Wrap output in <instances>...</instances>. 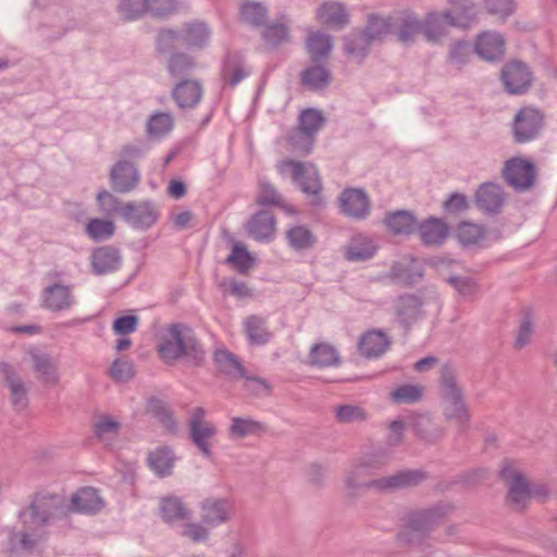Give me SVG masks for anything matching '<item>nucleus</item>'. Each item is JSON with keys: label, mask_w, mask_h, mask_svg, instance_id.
I'll use <instances>...</instances> for the list:
<instances>
[{"label": "nucleus", "mask_w": 557, "mask_h": 557, "mask_svg": "<svg viewBox=\"0 0 557 557\" xmlns=\"http://www.w3.org/2000/svg\"><path fill=\"white\" fill-rule=\"evenodd\" d=\"M157 351L162 361L172 364L183 359L188 366L201 367L206 350L194 329L185 323H173L159 339Z\"/></svg>", "instance_id": "1"}, {"label": "nucleus", "mask_w": 557, "mask_h": 557, "mask_svg": "<svg viewBox=\"0 0 557 557\" xmlns=\"http://www.w3.org/2000/svg\"><path fill=\"white\" fill-rule=\"evenodd\" d=\"M67 513V502L63 495L36 493L28 507L18 512V519L25 529L35 531L63 519Z\"/></svg>", "instance_id": "2"}, {"label": "nucleus", "mask_w": 557, "mask_h": 557, "mask_svg": "<svg viewBox=\"0 0 557 557\" xmlns=\"http://www.w3.org/2000/svg\"><path fill=\"white\" fill-rule=\"evenodd\" d=\"M441 397L444 401L443 414L446 420L458 424V433L470 429L471 414L466 405L463 393L457 384L456 371L450 364H444L440 375Z\"/></svg>", "instance_id": "3"}, {"label": "nucleus", "mask_w": 557, "mask_h": 557, "mask_svg": "<svg viewBox=\"0 0 557 557\" xmlns=\"http://www.w3.org/2000/svg\"><path fill=\"white\" fill-rule=\"evenodd\" d=\"M454 509L448 502H437L434 505L412 510L405 518V529L397 535L398 541L412 544L414 542L413 533L425 535L434 530L445 517Z\"/></svg>", "instance_id": "4"}, {"label": "nucleus", "mask_w": 557, "mask_h": 557, "mask_svg": "<svg viewBox=\"0 0 557 557\" xmlns=\"http://www.w3.org/2000/svg\"><path fill=\"white\" fill-rule=\"evenodd\" d=\"M275 168L282 176L290 171L292 178L299 186L300 190L307 196L312 197L310 200L312 206L317 207L322 203V183L314 165L286 158L280 160Z\"/></svg>", "instance_id": "5"}, {"label": "nucleus", "mask_w": 557, "mask_h": 557, "mask_svg": "<svg viewBox=\"0 0 557 557\" xmlns=\"http://www.w3.org/2000/svg\"><path fill=\"white\" fill-rule=\"evenodd\" d=\"M545 126V114L532 106L522 107L512 122V136L517 144H525L540 137Z\"/></svg>", "instance_id": "6"}, {"label": "nucleus", "mask_w": 557, "mask_h": 557, "mask_svg": "<svg viewBox=\"0 0 557 557\" xmlns=\"http://www.w3.org/2000/svg\"><path fill=\"white\" fill-rule=\"evenodd\" d=\"M424 305V298L416 293H403L393 300L396 322L406 334L425 317Z\"/></svg>", "instance_id": "7"}, {"label": "nucleus", "mask_w": 557, "mask_h": 557, "mask_svg": "<svg viewBox=\"0 0 557 557\" xmlns=\"http://www.w3.org/2000/svg\"><path fill=\"white\" fill-rule=\"evenodd\" d=\"M499 478L508 485L506 500L515 510L524 511L531 498L530 484L522 473L515 470L508 460L499 471Z\"/></svg>", "instance_id": "8"}, {"label": "nucleus", "mask_w": 557, "mask_h": 557, "mask_svg": "<svg viewBox=\"0 0 557 557\" xmlns=\"http://www.w3.org/2000/svg\"><path fill=\"white\" fill-rule=\"evenodd\" d=\"M383 465L384 461L382 458L375 455H367L355 463L345 476V486L348 491V497H357L358 491L362 487L374 488V486L371 485L374 480L366 479L374 474Z\"/></svg>", "instance_id": "9"}, {"label": "nucleus", "mask_w": 557, "mask_h": 557, "mask_svg": "<svg viewBox=\"0 0 557 557\" xmlns=\"http://www.w3.org/2000/svg\"><path fill=\"white\" fill-rule=\"evenodd\" d=\"M503 176L516 191H525L532 188L536 181V168L532 161L515 157L506 161Z\"/></svg>", "instance_id": "10"}, {"label": "nucleus", "mask_w": 557, "mask_h": 557, "mask_svg": "<svg viewBox=\"0 0 557 557\" xmlns=\"http://www.w3.org/2000/svg\"><path fill=\"white\" fill-rule=\"evenodd\" d=\"M500 79L509 95H524L532 86L533 73L527 63L512 60L503 66Z\"/></svg>", "instance_id": "11"}, {"label": "nucleus", "mask_w": 557, "mask_h": 557, "mask_svg": "<svg viewBox=\"0 0 557 557\" xmlns=\"http://www.w3.org/2000/svg\"><path fill=\"white\" fill-rule=\"evenodd\" d=\"M200 518L212 529L228 523L234 512V503L228 497L209 496L199 503Z\"/></svg>", "instance_id": "12"}, {"label": "nucleus", "mask_w": 557, "mask_h": 557, "mask_svg": "<svg viewBox=\"0 0 557 557\" xmlns=\"http://www.w3.org/2000/svg\"><path fill=\"white\" fill-rule=\"evenodd\" d=\"M428 478L429 473L422 469H405L392 475L374 479L371 485L380 492H394L416 487Z\"/></svg>", "instance_id": "13"}, {"label": "nucleus", "mask_w": 557, "mask_h": 557, "mask_svg": "<svg viewBox=\"0 0 557 557\" xmlns=\"http://www.w3.org/2000/svg\"><path fill=\"white\" fill-rule=\"evenodd\" d=\"M109 181L114 193L127 194L137 188L140 173L134 162L117 160L110 169Z\"/></svg>", "instance_id": "14"}, {"label": "nucleus", "mask_w": 557, "mask_h": 557, "mask_svg": "<svg viewBox=\"0 0 557 557\" xmlns=\"http://www.w3.org/2000/svg\"><path fill=\"white\" fill-rule=\"evenodd\" d=\"M341 212L355 220H364L371 210V200L362 188L347 187L339 197Z\"/></svg>", "instance_id": "15"}, {"label": "nucleus", "mask_w": 557, "mask_h": 557, "mask_svg": "<svg viewBox=\"0 0 557 557\" xmlns=\"http://www.w3.org/2000/svg\"><path fill=\"white\" fill-rule=\"evenodd\" d=\"M158 216L154 205L146 200L125 202L122 219L134 228L148 230L157 222Z\"/></svg>", "instance_id": "16"}, {"label": "nucleus", "mask_w": 557, "mask_h": 557, "mask_svg": "<svg viewBox=\"0 0 557 557\" xmlns=\"http://www.w3.org/2000/svg\"><path fill=\"white\" fill-rule=\"evenodd\" d=\"M505 203L503 188L493 182L482 183L474 194V205L486 215H496Z\"/></svg>", "instance_id": "17"}, {"label": "nucleus", "mask_w": 557, "mask_h": 557, "mask_svg": "<svg viewBox=\"0 0 557 557\" xmlns=\"http://www.w3.org/2000/svg\"><path fill=\"white\" fill-rule=\"evenodd\" d=\"M416 232L423 246L441 247L449 237L450 228L443 219L431 215L418 222Z\"/></svg>", "instance_id": "18"}, {"label": "nucleus", "mask_w": 557, "mask_h": 557, "mask_svg": "<svg viewBox=\"0 0 557 557\" xmlns=\"http://www.w3.org/2000/svg\"><path fill=\"white\" fill-rule=\"evenodd\" d=\"M203 88L198 79H181L174 85L171 97L181 110H190L198 106Z\"/></svg>", "instance_id": "19"}, {"label": "nucleus", "mask_w": 557, "mask_h": 557, "mask_svg": "<svg viewBox=\"0 0 557 557\" xmlns=\"http://www.w3.org/2000/svg\"><path fill=\"white\" fill-rule=\"evenodd\" d=\"M391 345L392 341L384 331L372 329L360 336L358 350L366 359H376L385 354Z\"/></svg>", "instance_id": "20"}, {"label": "nucleus", "mask_w": 557, "mask_h": 557, "mask_svg": "<svg viewBox=\"0 0 557 557\" xmlns=\"http://www.w3.org/2000/svg\"><path fill=\"white\" fill-rule=\"evenodd\" d=\"M90 263L92 273L96 275L115 272L122 263L121 251L112 245L95 248L90 256Z\"/></svg>", "instance_id": "21"}, {"label": "nucleus", "mask_w": 557, "mask_h": 557, "mask_svg": "<svg viewBox=\"0 0 557 557\" xmlns=\"http://www.w3.org/2000/svg\"><path fill=\"white\" fill-rule=\"evenodd\" d=\"M393 34L400 42H411L414 36L422 33V21L411 10H403L392 14Z\"/></svg>", "instance_id": "22"}, {"label": "nucleus", "mask_w": 557, "mask_h": 557, "mask_svg": "<svg viewBox=\"0 0 557 557\" xmlns=\"http://www.w3.org/2000/svg\"><path fill=\"white\" fill-rule=\"evenodd\" d=\"M317 18L326 27L342 30L350 23V14L343 2L325 1L315 12Z\"/></svg>", "instance_id": "23"}, {"label": "nucleus", "mask_w": 557, "mask_h": 557, "mask_svg": "<svg viewBox=\"0 0 557 557\" xmlns=\"http://www.w3.org/2000/svg\"><path fill=\"white\" fill-rule=\"evenodd\" d=\"M474 52L485 61H500L505 54V39L499 33L483 32L476 37Z\"/></svg>", "instance_id": "24"}, {"label": "nucleus", "mask_w": 557, "mask_h": 557, "mask_svg": "<svg viewBox=\"0 0 557 557\" xmlns=\"http://www.w3.org/2000/svg\"><path fill=\"white\" fill-rule=\"evenodd\" d=\"M191 510L183 499L175 495L161 497L159 500V516L166 524L174 525L190 520Z\"/></svg>", "instance_id": "25"}, {"label": "nucleus", "mask_w": 557, "mask_h": 557, "mask_svg": "<svg viewBox=\"0 0 557 557\" xmlns=\"http://www.w3.org/2000/svg\"><path fill=\"white\" fill-rule=\"evenodd\" d=\"M0 373L3 375L4 382L10 389L12 406L15 410H24L28 406L27 389L24 382L14 368L5 361H0Z\"/></svg>", "instance_id": "26"}, {"label": "nucleus", "mask_w": 557, "mask_h": 557, "mask_svg": "<svg viewBox=\"0 0 557 557\" xmlns=\"http://www.w3.org/2000/svg\"><path fill=\"white\" fill-rule=\"evenodd\" d=\"M275 225V215L269 210L261 209L247 222V231L253 239L269 243L274 237Z\"/></svg>", "instance_id": "27"}, {"label": "nucleus", "mask_w": 557, "mask_h": 557, "mask_svg": "<svg viewBox=\"0 0 557 557\" xmlns=\"http://www.w3.org/2000/svg\"><path fill=\"white\" fill-rule=\"evenodd\" d=\"M69 512L96 513L103 508V500L91 486L79 488L67 503Z\"/></svg>", "instance_id": "28"}, {"label": "nucleus", "mask_w": 557, "mask_h": 557, "mask_svg": "<svg viewBox=\"0 0 557 557\" xmlns=\"http://www.w3.org/2000/svg\"><path fill=\"white\" fill-rule=\"evenodd\" d=\"M416 214L410 210H395L385 213L383 224L393 235H411L418 225Z\"/></svg>", "instance_id": "29"}, {"label": "nucleus", "mask_w": 557, "mask_h": 557, "mask_svg": "<svg viewBox=\"0 0 557 557\" xmlns=\"http://www.w3.org/2000/svg\"><path fill=\"white\" fill-rule=\"evenodd\" d=\"M450 9L445 10L449 14L450 27L467 29L476 20V5L473 0H447Z\"/></svg>", "instance_id": "30"}, {"label": "nucleus", "mask_w": 557, "mask_h": 557, "mask_svg": "<svg viewBox=\"0 0 557 557\" xmlns=\"http://www.w3.org/2000/svg\"><path fill=\"white\" fill-rule=\"evenodd\" d=\"M74 304L71 287L54 283L42 292V307L53 312L67 310Z\"/></svg>", "instance_id": "31"}, {"label": "nucleus", "mask_w": 557, "mask_h": 557, "mask_svg": "<svg viewBox=\"0 0 557 557\" xmlns=\"http://www.w3.org/2000/svg\"><path fill=\"white\" fill-rule=\"evenodd\" d=\"M388 276L404 286L411 287L422 281L424 268L418 263L416 258H411L409 262L395 261L389 269Z\"/></svg>", "instance_id": "32"}, {"label": "nucleus", "mask_w": 557, "mask_h": 557, "mask_svg": "<svg viewBox=\"0 0 557 557\" xmlns=\"http://www.w3.org/2000/svg\"><path fill=\"white\" fill-rule=\"evenodd\" d=\"M300 84L310 91H320L327 88L333 79L332 72L321 63H312L305 67L300 74Z\"/></svg>", "instance_id": "33"}, {"label": "nucleus", "mask_w": 557, "mask_h": 557, "mask_svg": "<svg viewBox=\"0 0 557 557\" xmlns=\"http://www.w3.org/2000/svg\"><path fill=\"white\" fill-rule=\"evenodd\" d=\"M413 434L425 443H436L444 436V430L438 426L430 416L417 414L408 422Z\"/></svg>", "instance_id": "34"}, {"label": "nucleus", "mask_w": 557, "mask_h": 557, "mask_svg": "<svg viewBox=\"0 0 557 557\" xmlns=\"http://www.w3.org/2000/svg\"><path fill=\"white\" fill-rule=\"evenodd\" d=\"M377 251V246L369 236L357 234L351 237L345 248V257L352 262L372 259Z\"/></svg>", "instance_id": "35"}, {"label": "nucleus", "mask_w": 557, "mask_h": 557, "mask_svg": "<svg viewBox=\"0 0 557 557\" xmlns=\"http://www.w3.org/2000/svg\"><path fill=\"white\" fill-rule=\"evenodd\" d=\"M372 42L364 36L361 29H354L343 37L344 53L356 60L359 64L370 53Z\"/></svg>", "instance_id": "36"}, {"label": "nucleus", "mask_w": 557, "mask_h": 557, "mask_svg": "<svg viewBox=\"0 0 557 557\" xmlns=\"http://www.w3.org/2000/svg\"><path fill=\"white\" fill-rule=\"evenodd\" d=\"M239 18L253 28H260L265 26L269 20V9L262 2L243 0L239 4Z\"/></svg>", "instance_id": "37"}, {"label": "nucleus", "mask_w": 557, "mask_h": 557, "mask_svg": "<svg viewBox=\"0 0 557 557\" xmlns=\"http://www.w3.org/2000/svg\"><path fill=\"white\" fill-rule=\"evenodd\" d=\"M306 48L311 63H322L329 58L333 48L332 37L320 30L312 32L307 37Z\"/></svg>", "instance_id": "38"}, {"label": "nucleus", "mask_w": 557, "mask_h": 557, "mask_svg": "<svg viewBox=\"0 0 557 557\" xmlns=\"http://www.w3.org/2000/svg\"><path fill=\"white\" fill-rule=\"evenodd\" d=\"M213 361L221 373L232 379L246 376V369L240 359L227 349H216Z\"/></svg>", "instance_id": "39"}, {"label": "nucleus", "mask_w": 557, "mask_h": 557, "mask_svg": "<svg viewBox=\"0 0 557 557\" xmlns=\"http://www.w3.org/2000/svg\"><path fill=\"white\" fill-rule=\"evenodd\" d=\"M392 21V14L381 16L376 13H371L368 15L367 23L361 30L372 44L376 40L381 41L386 35L393 34Z\"/></svg>", "instance_id": "40"}, {"label": "nucleus", "mask_w": 557, "mask_h": 557, "mask_svg": "<svg viewBox=\"0 0 557 557\" xmlns=\"http://www.w3.org/2000/svg\"><path fill=\"white\" fill-rule=\"evenodd\" d=\"M196 67L195 58L185 52L172 53L168 59V73L176 81L187 79Z\"/></svg>", "instance_id": "41"}, {"label": "nucleus", "mask_w": 557, "mask_h": 557, "mask_svg": "<svg viewBox=\"0 0 557 557\" xmlns=\"http://www.w3.org/2000/svg\"><path fill=\"white\" fill-rule=\"evenodd\" d=\"M244 331L250 345L262 346L272 338V333L265 326V320L256 314L245 320Z\"/></svg>", "instance_id": "42"}, {"label": "nucleus", "mask_w": 557, "mask_h": 557, "mask_svg": "<svg viewBox=\"0 0 557 557\" xmlns=\"http://www.w3.org/2000/svg\"><path fill=\"white\" fill-rule=\"evenodd\" d=\"M309 364L317 368H329L339 364L336 348L327 343L314 344L309 351Z\"/></svg>", "instance_id": "43"}, {"label": "nucleus", "mask_w": 557, "mask_h": 557, "mask_svg": "<svg viewBox=\"0 0 557 557\" xmlns=\"http://www.w3.org/2000/svg\"><path fill=\"white\" fill-rule=\"evenodd\" d=\"M180 33L182 45L187 48H203L210 36L208 26L201 22L186 24Z\"/></svg>", "instance_id": "44"}, {"label": "nucleus", "mask_w": 557, "mask_h": 557, "mask_svg": "<svg viewBox=\"0 0 557 557\" xmlns=\"http://www.w3.org/2000/svg\"><path fill=\"white\" fill-rule=\"evenodd\" d=\"M218 430L213 423H205L203 426L194 425L189 428V438L191 443L208 458H212L211 440L216 435Z\"/></svg>", "instance_id": "45"}, {"label": "nucleus", "mask_w": 557, "mask_h": 557, "mask_svg": "<svg viewBox=\"0 0 557 557\" xmlns=\"http://www.w3.org/2000/svg\"><path fill=\"white\" fill-rule=\"evenodd\" d=\"M286 240L294 250L304 251L315 246L317 236L306 225H295L286 231Z\"/></svg>", "instance_id": "46"}, {"label": "nucleus", "mask_w": 557, "mask_h": 557, "mask_svg": "<svg viewBox=\"0 0 557 557\" xmlns=\"http://www.w3.org/2000/svg\"><path fill=\"white\" fill-rule=\"evenodd\" d=\"M456 237L462 247L480 246L486 237V230L476 223L461 221L456 227Z\"/></svg>", "instance_id": "47"}, {"label": "nucleus", "mask_w": 557, "mask_h": 557, "mask_svg": "<svg viewBox=\"0 0 557 557\" xmlns=\"http://www.w3.org/2000/svg\"><path fill=\"white\" fill-rule=\"evenodd\" d=\"M147 410L163 425V428L171 434L177 433V422L174 418L173 411L168 405L158 397H150L147 403Z\"/></svg>", "instance_id": "48"}, {"label": "nucleus", "mask_w": 557, "mask_h": 557, "mask_svg": "<svg viewBox=\"0 0 557 557\" xmlns=\"http://www.w3.org/2000/svg\"><path fill=\"white\" fill-rule=\"evenodd\" d=\"M448 16L449 14L445 11L428 13L424 21H422V33L424 36L429 40H435L444 36L447 32V27L450 26Z\"/></svg>", "instance_id": "49"}, {"label": "nucleus", "mask_w": 557, "mask_h": 557, "mask_svg": "<svg viewBox=\"0 0 557 557\" xmlns=\"http://www.w3.org/2000/svg\"><path fill=\"white\" fill-rule=\"evenodd\" d=\"M148 462L160 478L168 476L172 473L174 467L173 450L169 446L158 447L149 454Z\"/></svg>", "instance_id": "50"}, {"label": "nucleus", "mask_w": 557, "mask_h": 557, "mask_svg": "<svg viewBox=\"0 0 557 557\" xmlns=\"http://www.w3.org/2000/svg\"><path fill=\"white\" fill-rule=\"evenodd\" d=\"M34 371L45 384L55 385L59 382L57 366L47 354H32Z\"/></svg>", "instance_id": "51"}, {"label": "nucleus", "mask_w": 557, "mask_h": 557, "mask_svg": "<svg viewBox=\"0 0 557 557\" xmlns=\"http://www.w3.org/2000/svg\"><path fill=\"white\" fill-rule=\"evenodd\" d=\"M248 72L245 71L242 57L239 53H228L224 60L222 66V76L224 81L231 86L235 87L239 84L246 76Z\"/></svg>", "instance_id": "52"}, {"label": "nucleus", "mask_w": 557, "mask_h": 557, "mask_svg": "<svg viewBox=\"0 0 557 557\" xmlns=\"http://www.w3.org/2000/svg\"><path fill=\"white\" fill-rule=\"evenodd\" d=\"M225 263L231 264L239 274L245 275L252 269L255 259L245 245L235 243Z\"/></svg>", "instance_id": "53"}, {"label": "nucleus", "mask_w": 557, "mask_h": 557, "mask_svg": "<svg viewBox=\"0 0 557 557\" xmlns=\"http://www.w3.org/2000/svg\"><path fill=\"white\" fill-rule=\"evenodd\" d=\"M174 127V119L170 112H154L146 123V132L151 138H161Z\"/></svg>", "instance_id": "54"}, {"label": "nucleus", "mask_w": 557, "mask_h": 557, "mask_svg": "<svg viewBox=\"0 0 557 557\" xmlns=\"http://www.w3.org/2000/svg\"><path fill=\"white\" fill-rule=\"evenodd\" d=\"M182 45V37L180 30H174L170 28L160 29L157 40H156V49L160 54H169L177 53L176 51Z\"/></svg>", "instance_id": "55"}, {"label": "nucleus", "mask_w": 557, "mask_h": 557, "mask_svg": "<svg viewBox=\"0 0 557 557\" xmlns=\"http://www.w3.org/2000/svg\"><path fill=\"white\" fill-rule=\"evenodd\" d=\"M324 124L325 117L322 112L314 108H308L300 113L297 127L315 137Z\"/></svg>", "instance_id": "56"}, {"label": "nucleus", "mask_w": 557, "mask_h": 557, "mask_svg": "<svg viewBox=\"0 0 557 557\" xmlns=\"http://www.w3.org/2000/svg\"><path fill=\"white\" fill-rule=\"evenodd\" d=\"M315 137L302 132L301 128H294L287 136V144L294 153L301 157L309 154L312 151Z\"/></svg>", "instance_id": "57"}, {"label": "nucleus", "mask_w": 557, "mask_h": 557, "mask_svg": "<svg viewBox=\"0 0 557 557\" xmlns=\"http://www.w3.org/2000/svg\"><path fill=\"white\" fill-rule=\"evenodd\" d=\"M261 38L272 48H277L289 39V28L282 23H265L262 26Z\"/></svg>", "instance_id": "58"}, {"label": "nucleus", "mask_w": 557, "mask_h": 557, "mask_svg": "<svg viewBox=\"0 0 557 557\" xmlns=\"http://www.w3.org/2000/svg\"><path fill=\"white\" fill-rule=\"evenodd\" d=\"M265 431L263 423L252 419L233 418L230 426V435L244 438L248 435L259 434Z\"/></svg>", "instance_id": "59"}, {"label": "nucleus", "mask_w": 557, "mask_h": 557, "mask_svg": "<svg viewBox=\"0 0 557 557\" xmlns=\"http://www.w3.org/2000/svg\"><path fill=\"white\" fill-rule=\"evenodd\" d=\"M423 388L420 385L403 384L394 388L391 394V400L395 404H414L421 400Z\"/></svg>", "instance_id": "60"}, {"label": "nucleus", "mask_w": 557, "mask_h": 557, "mask_svg": "<svg viewBox=\"0 0 557 557\" xmlns=\"http://www.w3.org/2000/svg\"><path fill=\"white\" fill-rule=\"evenodd\" d=\"M482 5L487 14L503 21L510 17L517 9L516 0H482Z\"/></svg>", "instance_id": "61"}, {"label": "nucleus", "mask_w": 557, "mask_h": 557, "mask_svg": "<svg viewBox=\"0 0 557 557\" xmlns=\"http://www.w3.org/2000/svg\"><path fill=\"white\" fill-rule=\"evenodd\" d=\"M97 202L100 210L109 216L119 215L123 218L124 202L112 193L101 189L97 195Z\"/></svg>", "instance_id": "62"}, {"label": "nucleus", "mask_w": 557, "mask_h": 557, "mask_svg": "<svg viewBox=\"0 0 557 557\" xmlns=\"http://www.w3.org/2000/svg\"><path fill=\"white\" fill-rule=\"evenodd\" d=\"M442 209L447 216L457 218L470 209V202L465 194L454 191L443 202Z\"/></svg>", "instance_id": "63"}, {"label": "nucleus", "mask_w": 557, "mask_h": 557, "mask_svg": "<svg viewBox=\"0 0 557 557\" xmlns=\"http://www.w3.org/2000/svg\"><path fill=\"white\" fill-rule=\"evenodd\" d=\"M86 232L90 238L99 242L111 238L114 235L115 225L109 220L92 219L88 222Z\"/></svg>", "instance_id": "64"}]
</instances>
